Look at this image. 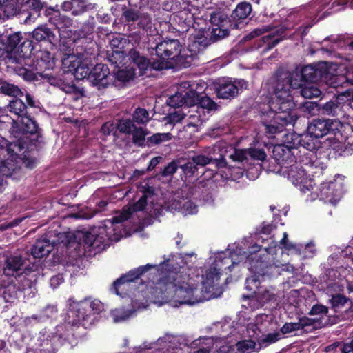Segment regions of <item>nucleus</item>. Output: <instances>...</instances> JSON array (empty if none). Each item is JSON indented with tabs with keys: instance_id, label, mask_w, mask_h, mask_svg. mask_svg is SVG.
Returning a JSON list of instances; mask_svg holds the SVG:
<instances>
[{
	"instance_id": "4be33fe9",
	"label": "nucleus",
	"mask_w": 353,
	"mask_h": 353,
	"mask_svg": "<svg viewBox=\"0 0 353 353\" xmlns=\"http://www.w3.org/2000/svg\"><path fill=\"white\" fill-rule=\"evenodd\" d=\"M242 298L243 300H247L248 301V307L252 310H256L261 308L266 303L275 301L276 300V295L272 290L260 287L256 290V291H254L252 294H243Z\"/></svg>"
},
{
	"instance_id": "79ce46f5",
	"label": "nucleus",
	"mask_w": 353,
	"mask_h": 353,
	"mask_svg": "<svg viewBox=\"0 0 353 353\" xmlns=\"http://www.w3.org/2000/svg\"><path fill=\"white\" fill-rule=\"evenodd\" d=\"M0 94L14 98L23 96V91L18 85L8 81L4 79H3L2 85L0 87Z\"/></svg>"
},
{
	"instance_id": "4c0bfd02",
	"label": "nucleus",
	"mask_w": 353,
	"mask_h": 353,
	"mask_svg": "<svg viewBox=\"0 0 353 353\" xmlns=\"http://www.w3.org/2000/svg\"><path fill=\"white\" fill-rule=\"evenodd\" d=\"M21 172V167L12 159H7L1 163L0 174L6 177L15 179Z\"/></svg>"
},
{
	"instance_id": "f8f14e48",
	"label": "nucleus",
	"mask_w": 353,
	"mask_h": 353,
	"mask_svg": "<svg viewBox=\"0 0 353 353\" xmlns=\"http://www.w3.org/2000/svg\"><path fill=\"white\" fill-rule=\"evenodd\" d=\"M297 150L291 143L289 137H286V142L283 145H276L272 151V159L280 168L278 172L287 170L297 163Z\"/></svg>"
},
{
	"instance_id": "c85d7f7f",
	"label": "nucleus",
	"mask_w": 353,
	"mask_h": 353,
	"mask_svg": "<svg viewBox=\"0 0 353 353\" xmlns=\"http://www.w3.org/2000/svg\"><path fill=\"white\" fill-rule=\"evenodd\" d=\"M35 53H37V57L34 65L39 74L43 73L46 70L54 68L55 66V59L51 52L41 50V51H34Z\"/></svg>"
},
{
	"instance_id": "20e7f679",
	"label": "nucleus",
	"mask_w": 353,
	"mask_h": 353,
	"mask_svg": "<svg viewBox=\"0 0 353 353\" xmlns=\"http://www.w3.org/2000/svg\"><path fill=\"white\" fill-rule=\"evenodd\" d=\"M55 35L47 27H38L32 33L21 32L0 34V64L21 63L34 51H41L42 43H52Z\"/></svg>"
},
{
	"instance_id": "a19ab883",
	"label": "nucleus",
	"mask_w": 353,
	"mask_h": 353,
	"mask_svg": "<svg viewBox=\"0 0 353 353\" xmlns=\"http://www.w3.org/2000/svg\"><path fill=\"white\" fill-rule=\"evenodd\" d=\"M195 105L207 110L208 112L216 110L218 108L217 104L205 93H199L196 90Z\"/></svg>"
},
{
	"instance_id": "c756f323",
	"label": "nucleus",
	"mask_w": 353,
	"mask_h": 353,
	"mask_svg": "<svg viewBox=\"0 0 353 353\" xmlns=\"http://www.w3.org/2000/svg\"><path fill=\"white\" fill-rule=\"evenodd\" d=\"M44 15L48 17V22L59 30L69 27L72 23L69 17L61 14L59 10H55L51 7L46 8Z\"/></svg>"
},
{
	"instance_id": "e433bc0d",
	"label": "nucleus",
	"mask_w": 353,
	"mask_h": 353,
	"mask_svg": "<svg viewBox=\"0 0 353 353\" xmlns=\"http://www.w3.org/2000/svg\"><path fill=\"white\" fill-rule=\"evenodd\" d=\"M213 185V181L210 179L202 180L199 181L192 188L193 194H199V199L203 201H210L212 199V195L210 192Z\"/></svg>"
},
{
	"instance_id": "393cba45",
	"label": "nucleus",
	"mask_w": 353,
	"mask_h": 353,
	"mask_svg": "<svg viewBox=\"0 0 353 353\" xmlns=\"http://www.w3.org/2000/svg\"><path fill=\"white\" fill-rule=\"evenodd\" d=\"M48 8L46 3L41 0H27L20 8V11L26 14V21H34L41 14V11Z\"/></svg>"
},
{
	"instance_id": "052dcab7",
	"label": "nucleus",
	"mask_w": 353,
	"mask_h": 353,
	"mask_svg": "<svg viewBox=\"0 0 353 353\" xmlns=\"http://www.w3.org/2000/svg\"><path fill=\"white\" fill-rule=\"evenodd\" d=\"M122 19L125 22H135L140 18V12L139 10L133 8H127L125 6L122 9Z\"/></svg>"
},
{
	"instance_id": "423d86ee",
	"label": "nucleus",
	"mask_w": 353,
	"mask_h": 353,
	"mask_svg": "<svg viewBox=\"0 0 353 353\" xmlns=\"http://www.w3.org/2000/svg\"><path fill=\"white\" fill-rule=\"evenodd\" d=\"M225 14L221 12H214L211 14V23L217 27L213 28L209 38L201 35L191 41L190 50L193 52H197L200 56L203 54L204 50L210 44L215 43L229 36L231 30H234L232 26L225 25Z\"/></svg>"
},
{
	"instance_id": "39448f33",
	"label": "nucleus",
	"mask_w": 353,
	"mask_h": 353,
	"mask_svg": "<svg viewBox=\"0 0 353 353\" xmlns=\"http://www.w3.org/2000/svg\"><path fill=\"white\" fill-rule=\"evenodd\" d=\"M190 46L191 42L187 50L182 52V45L178 39L156 41L152 44H150L149 41L148 49L150 54H155L159 58L153 61L154 70L160 71L175 68H187L192 65H198L199 53L191 51Z\"/></svg>"
},
{
	"instance_id": "69168bd1",
	"label": "nucleus",
	"mask_w": 353,
	"mask_h": 353,
	"mask_svg": "<svg viewBox=\"0 0 353 353\" xmlns=\"http://www.w3.org/2000/svg\"><path fill=\"white\" fill-rule=\"evenodd\" d=\"M105 238L101 234H94V237L92 241L93 246L92 247V250L95 252H99L101 250H103L105 248L107 245L105 243Z\"/></svg>"
},
{
	"instance_id": "bb28decb",
	"label": "nucleus",
	"mask_w": 353,
	"mask_h": 353,
	"mask_svg": "<svg viewBox=\"0 0 353 353\" xmlns=\"http://www.w3.org/2000/svg\"><path fill=\"white\" fill-rule=\"evenodd\" d=\"M129 59L131 61L133 68L139 70V75L145 74L148 69H153V61H150L148 58L143 55L137 49L132 48L128 52Z\"/></svg>"
},
{
	"instance_id": "774afa93",
	"label": "nucleus",
	"mask_w": 353,
	"mask_h": 353,
	"mask_svg": "<svg viewBox=\"0 0 353 353\" xmlns=\"http://www.w3.org/2000/svg\"><path fill=\"white\" fill-rule=\"evenodd\" d=\"M329 312L328 307L323 305L322 304H315L310 309L308 312L309 315L314 316V315H321V316H327Z\"/></svg>"
},
{
	"instance_id": "864d4df0",
	"label": "nucleus",
	"mask_w": 353,
	"mask_h": 353,
	"mask_svg": "<svg viewBox=\"0 0 353 353\" xmlns=\"http://www.w3.org/2000/svg\"><path fill=\"white\" fill-rule=\"evenodd\" d=\"M135 310H125L123 308H120L112 310L111 314L113 317L114 322L119 323L128 320L135 313Z\"/></svg>"
},
{
	"instance_id": "de8ad7c7",
	"label": "nucleus",
	"mask_w": 353,
	"mask_h": 353,
	"mask_svg": "<svg viewBox=\"0 0 353 353\" xmlns=\"http://www.w3.org/2000/svg\"><path fill=\"white\" fill-rule=\"evenodd\" d=\"M148 132L142 127H136V129L130 134L132 136V142L134 145L139 147L147 145V139L145 138Z\"/></svg>"
},
{
	"instance_id": "7c9ffc66",
	"label": "nucleus",
	"mask_w": 353,
	"mask_h": 353,
	"mask_svg": "<svg viewBox=\"0 0 353 353\" xmlns=\"http://www.w3.org/2000/svg\"><path fill=\"white\" fill-rule=\"evenodd\" d=\"M66 237L68 239L65 243L67 248L73 247V244L77 243L76 248L79 245L83 244L89 251H92L94 234L90 232H79L77 235L72 234Z\"/></svg>"
},
{
	"instance_id": "a211bd4d",
	"label": "nucleus",
	"mask_w": 353,
	"mask_h": 353,
	"mask_svg": "<svg viewBox=\"0 0 353 353\" xmlns=\"http://www.w3.org/2000/svg\"><path fill=\"white\" fill-rule=\"evenodd\" d=\"M317 105V110L321 116L332 117L331 119L341 121L344 118L346 112L345 107V102L343 99L334 97L325 103H321ZM327 119H330L329 118Z\"/></svg>"
},
{
	"instance_id": "72a5a7b5",
	"label": "nucleus",
	"mask_w": 353,
	"mask_h": 353,
	"mask_svg": "<svg viewBox=\"0 0 353 353\" xmlns=\"http://www.w3.org/2000/svg\"><path fill=\"white\" fill-rule=\"evenodd\" d=\"M258 327L256 325H252L251 327H249L248 332L252 330L254 334L252 335V337L254 338L259 344V348L261 349L262 347H266L270 344L274 343L278 341L280 339V334L279 332L274 333H269L268 334H261V336L259 334H256V331L258 330ZM251 336V335H250Z\"/></svg>"
},
{
	"instance_id": "2f4dec72",
	"label": "nucleus",
	"mask_w": 353,
	"mask_h": 353,
	"mask_svg": "<svg viewBox=\"0 0 353 353\" xmlns=\"http://www.w3.org/2000/svg\"><path fill=\"white\" fill-rule=\"evenodd\" d=\"M17 279L12 278H0V291L7 302L12 301L11 299L16 298L19 287L17 286L15 281Z\"/></svg>"
},
{
	"instance_id": "dca6fc26",
	"label": "nucleus",
	"mask_w": 353,
	"mask_h": 353,
	"mask_svg": "<svg viewBox=\"0 0 353 353\" xmlns=\"http://www.w3.org/2000/svg\"><path fill=\"white\" fill-rule=\"evenodd\" d=\"M88 81L93 87L103 92L105 89L113 84L114 76L110 73L106 64L97 63L92 67Z\"/></svg>"
},
{
	"instance_id": "f704fd0d",
	"label": "nucleus",
	"mask_w": 353,
	"mask_h": 353,
	"mask_svg": "<svg viewBox=\"0 0 353 353\" xmlns=\"http://www.w3.org/2000/svg\"><path fill=\"white\" fill-rule=\"evenodd\" d=\"M147 203V195H142L139 199L132 205L131 210L129 209L122 212L119 216H114L112 219L113 223H118L128 220L130 218L132 212L143 210L145 208Z\"/></svg>"
},
{
	"instance_id": "37998d69",
	"label": "nucleus",
	"mask_w": 353,
	"mask_h": 353,
	"mask_svg": "<svg viewBox=\"0 0 353 353\" xmlns=\"http://www.w3.org/2000/svg\"><path fill=\"white\" fill-rule=\"evenodd\" d=\"M87 7L86 0H68L62 4L63 10H72V12L74 15L83 13L87 10Z\"/></svg>"
},
{
	"instance_id": "8fccbe9b",
	"label": "nucleus",
	"mask_w": 353,
	"mask_h": 353,
	"mask_svg": "<svg viewBox=\"0 0 353 353\" xmlns=\"http://www.w3.org/2000/svg\"><path fill=\"white\" fill-rule=\"evenodd\" d=\"M125 58V53L124 51H112L108 50L107 59L112 64L115 65L116 68H119L120 66L124 65V60Z\"/></svg>"
},
{
	"instance_id": "680f3d73",
	"label": "nucleus",
	"mask_w": 353,
	"mask_h": 353,
	"mask_svg": "<svg viewBox=\"0 0 353 353\" xmlns=\"http://www.w3.org/2000/svg\"><path fill=\"white\" fill-rule=\"evenodd\" d=\"M83 301H86L88 305V307L90 310H88V312L90 314L91 318H92V315L99 314L103 310V304L99 300L95 299L91 301L90 298H85Z\"/></svg>"
},
{
	"instance_id": "9d476101",
	"label": "nucleus",
	"mask_w": 353,
	"mask_h": 353,
	"mask_svg": "<svg viewBox=\"0 0 353 353\" xmlns=\"http://www.w3.org/2000/svg\"><path fill=\"white\" fill-rule=\"evenodd\" d=\"M248 81L243 79L223 77L214 83L216 97L222 99H233L248 88Z\"/></svg>"
},
{
	"instance_id": "6ab92c4d",
	"label": "nucleus",
	"mask_w": 353,
	"mask_h": 353,
	"mask_svg": "<svg viewBox=\"0 0 353 353\" xmlns=\"http://www.w3.org/2000/svg\"><path fill=\"white\" fill-rule=\"evenodd\" d=\"M297 162L299 166H306L309 168L307 172H311L313 177L319 178L323 175V171L326 168L324 163L320 162L316 157V152L297 150Z\"/></svg>"
},
{
	"instance_id": "2eb2a0df",
	"label": "nucleus",
	"mask_w": 353,
	"mask_h": 353,
	"mask_svg": "<svg viewBox=\"0 0 353 353\" xmlns=\"http://www.w3.org/2000/svg\"><path fill=\"white\" fill-rule=\"evenodd\" d=\"M92 64L87 59H78L74 56H69L62 60V67L65 72L72 73L76 79L83 80L87 78L89 80Z\"/></svg>"
},
{
	"instance_id": "3c124183",
	"label": "nucleus",
	"mask_w": 353,
	"mask_h": 353,
	"mask_svg": "<svg viewBox=\"0 0 353 353\" xmlns=\"http://www.w3.org/2000/svg\"><path fill=\"white\" fill-rule=\"evenodd\" d=\"M182 208H184L185 212L188 214H194L196 212V205L190 201H185L182 205L180 201L174 200L172 203L168 205V209L171 210H180Z\"/></svg>"
},
{
	"instance_id": "ddd939ff",
	"label": "nucleus",
	"mask_w": 353,
	"mask_h": 353,
	"mask_svg": "<svg viewBox=\"0 0 353 353\" xmlns=\"http://www.w3.org/2000/svg\"><path fill=\"white\" fill-rule=\"evenodd\" d=\"M342 125V122L337 119L317 117L312 119L308 123L307 132L313 137L319 139L328 134L335 135L339 132Z\"/></svg>"
},
{
	"instance_id": "9b49d317",
	"label": "nucleus",
	"mask_w": 353,
	"mask_h": 353,
	"mask_svg": "<svg viewBox=\"0 0 353 353\" xmlns=\"http://www.w3.org/2000/svg\"><path fill=\"white\" fill-rule=\"evenodd\" d=\"M26 263V259L21 255H11L7 257L4 262L1 276L15 279L25 278L37 269L34 264Z\"/></svg>"
},
{
	"instance_id": "473e14b6",
	"label": "nucleus",
	"mask_w": 353,
	"mask_h": 353,
	"mask_svg": "<svg viewBox=\"0 0 353 353\" xmlns=\"http://www.w3.org/2000/svg\"><path fill=\"white\" fill-rule=\"evenodd\" d=\"M234 262L229 257H224L221 259L220 257H216L214 261V266L211 268L209 273L208 274V276L212 279H219L220 276L222 272L225 270H232V266L233 265Z\"/></svg>"
},
{
	"instance_id": "5701e85b",
	"label": "nucleus",
	"mask_w": 353,
	"mask_h": 353,
	"mask_svg": "<svg viewBox=\"0 0 353 353\" xmlns=\"http://www.w3.org/2000/svg\"><path fill=\"white\" fill-rule=\"evenodd\" d=\"M287 136L289 137L291 143L297 150L316 152L320 148V142L318 139L307 132L302 134L292 132Z\"/></svg>"
},
{
	"instance_id": "0e129e2a",
	"label": "nucleus",
	"mask_w": 353,
	"mask_h": 353,
	"mask_svg": "<svg viewBox=\"0 0 353 353\" xmlns=\"http://www.w3.org/2000/svg\"><path fill=\"white\" fill-rule=\"evenodd\" d=\"M191 160L194 164L198 166L204 167L206 165L211 164L212 163V157L204 154H195L192 157Z\"/></svg>"
},
{
	"instance_id": "f03ea898",
	"label": "nucleus",
	"mask_w": 353,
	"mask_h": 353,
	"mask_svg": "<svg viewBox=\"0 0 353 353\" xmlns=\"http://www.w3.org/2000/svg\"><path fill=\"white\" fill-rule=\"evenodd\" d=\"M6 108L17 117V119L10 117L8 119L11 121L10 132L16 140L7 144L6 150L10 156L21 159L26 168L32 169L37 163L36 154L46 144L42 130L35 118L28 112L26 104L19 97L10 100Z\"/></svg>"
},
{
	"instance_id": "bf43d9fd",
	"label": "nucleus",
	"mask_w": 353,
	"mask_h": 353,
	"mask_svg": "<svg viewBox=\"0 0 353 353\" xmlns=\"http://www.w3.org/2000/svg\"><path fill=\"white\" fill-rule=\"evenodd\" d=\"M127 43V39L121 34L113 35L110 40V46L112 51H123Z\"/></svg>"
},
{
	"instance_id": "58836bf2",
	"label": "nucleus",
	"mask_w": 353,
	"mask_h": 353,
	"mask_svg": "<svg viewBox=\"0 0 353 353\" xmlns=\"http://www.w3.org/2000/svg\"><path fill=\"white\" fill-rule=\"evenodd\" d=\"M349 301H350V299L341 293L332 294L331 299L329 300L330 308L335 313H343L344 307Z\"/></svg>"
},
{
	"instance_id": "cd10ccee",
	"label": "nucleus",
	"mask_w": 353,
	"mask_h": 353,
	"mask_svg": "<svg viewBox=\"0 0 353 353\" xmlns=\"http://www.w3.org/2000/svg\"><path fill=\"white\" fill-rule=\"evenodd\" d=\"M54 248V243L51 242L46 235L35 241L31 247L30 253L34 259H41L48 256Z\"/></svg>"
},
{
	"instance_id": "1a4fd4ad",
	"label": "nucleus",
	"mask_w": 353,
	"mask_h": 353,
	"mask_svg": "<svg viewBox=\"0 0 353 353\" xmlns=\"http://www.w3.org/2000/svg\"><path fill=\"white\" fill-rule=\"evenodd\" d=\"M75 326L72 324L65 325V330L59 334H55L43 341L41 346L48 353L56 352L61 346L72 348L78 343V336L76 334Z\"/></svg>"
},
{
	"instance_id": "4468645a",
	"label": "nucleus",
	"mask_w": 353,
	"mask_h": 353,
	"mask_svg": "<svg viewBox=\"0 0 353 353\" xmlns=\"http://www.w3.org/2000/svg\"><path fill=\"white\" fill-rule=\"evenodd\" d=\"M195 100L196 90L194 85H190L188 82H183L175 94L168 99L166 103L170 107L176 109L183 106H194Z\"/></svg>"
},
{
	"instance_id": "e2e57ef3",
	"label": "nucleus",
	"mask_w": 353,
	"mask_h": 353,
	"mask_svg": "<svg viewBox=\"0 0 353 353\" xmlns=\"http://www.w3.org/2000/svg\"><path fill=\"white\" fill-rule=\"evenodd\" d=\"M249 159L254 161H260L263 163L266 160L267 154L263 148H248Z\"/></svg>"
},
{
	"instance_id": "c9c22d12",
	"label": "nucleus",
	"mask_w": 353,
	"mask_h": 353,
	"mask_svg": "<svg viewBox=\"0 0 353 353\" xmlns=\"http://www.w3.org/2000/svg\"><path fill=\"white\" fill-rule=\"evenodd\" d=\"M320 187L319 188L318 196L324 200L331 201L336 196H338L336 189L337 183L334 181H330V182H324L323 180H319Z\"/></svg>"
},
{
	"instance_id": "4d7b16f0",
	"label": "nucleus",
	"mask_w": 353,
	"mask_h": 353,
	"mask_svg": "<svg viewBox=\"0 0 353 353\" xmlns=\"http://www.w3.org/2000/svg\"><path fill=\"white\" fill-rule=\"evenodd\" d=\"M180 168L183 172L185 180L194 176L196 174L198 175V168L190 158L185 163L181 165Z\"/></svg>"
},
{
	"instance_id": "338daca9",
	"label": "nucleus",
	"mask_w": 353,
	"mask_h": 353,
	"mask_svg": "<svg viewBox=\"0 0 353 353\" xmlns=\"http://www.w3.org/2000/svg\"><path fill=\"white\" fill-rule=\"evenodd\" d=\"M19 74L23 77V79L27 81L33 82L38 80L37 72L35 73L32 70L21 68L19 70Z\"/></svg>"
},
{
	"instance_id": "aec40b11",
	"label": "nucleus",
	"mask_w": 353,
	"mask_h": 353,
	"mask_svg": "<svg viewBox=\"0 0 353 353\" xmlns=\"http://www.w3.org/2000/svg\"><path fill=\"white\" fill-rule=\"evenodd\" d=\"M283 172L287 174L288 178L294 184L305 188L307 190H313L314 186L316 185L314 181L316 177L312 176L308 179L307 170L303 166H299L298 162L288 169L283 170Z\"/></svg>"
},
{
	"instance_id": "13d9d810",
	"label": "nucleus",
	"mask_w": 353,
	"mask_h": 353,
	"mask_svg": "<svg viewBox=\"0 0 353 353\" xmlns=\"http://www.w3.org/2000/svg\"><path fill=\"white\" fill-rule=\"evenodd\" d=\"M199 342L197 340L192 341L190 345L192 348L196 347L198 344L205 343L206 347H199L196 351H194V353H210L211 347L213 345V339L212 338H202L199 339Z\"/></svg>"
},
{
	"instance_id": "f3484780",
	"label": "nucleus",
	"mask_w": 353,
	"mask_h": 353,
	"mask_svg": "<svg viewBox=\"0 0 353 353\" xmlns=\"http://www.w3.org/2000/svg\"><path fill=\"white\" fill-rule=\"evenodd\" d=\"M88 306L86 301L83 300L71 303L68 312V324H72V325H81L83 327L91 324L93 318H91L88 312L90 310Z\"/></svg>"
},
{
	"instance_id": "0eeeda50",
	"label": "nucleus",
	"mask_w": 353,
	"mask_h": 353,
	"mask_svg": "<svg viewBox=\"0 0 353 353\" xmlns=\"http://www.w3.org/2000/svg\"><path fill=\"white\" fill-rule=\"evenodd\" d=\"M305 67H311L318 75L321 74L320 77H318L317 79H314V81H307L303 83L300 88L297 89H300L301 95L305 99H312L316 98L319 97L322 92L321 90L317 88L314 84H316L319 82H326L330 75V68L327 65V62H319L316 64H309V65H296L293 69L290 70H296L297 68H303Z\"/></svg>"
},
{
	"instance_id": "a18cd8bd",
	"label": "nucleus",
	"mask_w": 353,
	"mask_h": 353,
	"mask_svg": "<svg viewBox=\"0 0 353 353\" xmlns=\"http://www.w3.org/2000/svg\"><path fill=\"white\" fill-rule=\"evenodd\" d=\"M94 23L91 21L85 22L81 26V29H79L77 32V41H91L92 40V34L94 31Z\"/></svg>"
},
{
	"instance_id": "09e8293b",
	"label": "nucleus",
	"mask_w": 353,
	"mask_h": 353,
	"mask_svg": "<svg viewBox=\"0 0 353 353\" xmlns=\"http://www.w3.org/2000/svg\"><path fill=\"white\" fill-rule=\"evenodd\" d=\"M172 135L170 132L155 133L147 138V146L152 147L163 142L170 141Z\"/></svg>"
},
{
	"instance_id": "6e6d98bb",
	"label": "nucleus",
	"mask_w": 353,
	"mask_h": 353,
	"mask_svg": "<svg viewBox=\"0 0 353 353\" xmlns=\"http://www.w3.org/2000/svg\"><path fill=\"white\" fill-rule=\"evenodd\" d=\"M281 37L274 33H269L262 37V41L265 43L263 52H268L275 47L281 41Z\"/></svg>"
},
{
	"instance_id": "603ef678",
	"label": "nucleus",
	"mask_w": 353,
	"mask_h": 353,
	"mask_svg": "<svg viewBox=\"0 0 353 353\" xmlns=\"http://www.w3.org/2000/svg\"><path fill=\"white\" fill-rule=\"evenodd\" d=\"M256 346V340L245 339L238 341L236 344V349L240 353H250L255 350Z\"/></svg>"
},
{
	"instance_id": "7ed1b4c3",
	"label": "nucleus",
	"mask_w": 353,
	"mask_h": 353,
	"mask_svg": "<svg viewBox=\"0 0 353 353\" xmlns=\"http://www.w3.org/2000/svg\"><path fill=\"white\" fill-rule=\"evenodd\" d=\"M320 75L319 74V77ZM317 78L318 74L311 67L297 68L296 70H290L284 65L277 68L272 77V89L274 97L270 103L271 111L282 117H292L294 124L299 117L291 90H297L305 81H314Z\"/></svg>"
},
{
	"instance_id": "a878e982",
	"label": "nucleus",
	"mask_w": 353,
	"mask_h": 353,
	"mask_svg": "<svg viewBox=\"0 0 353 353\" xmlns=\"http://www.w3.org/2000/svg\"><path fill=\"white\" fill-rule=\"evenodd\" d=\"M190 341L184 336L173 337L162 349H158L153 353H185L188 352ZM137 353H144L140 351Z\"/></svg>"
},
{
	"instance_id": "49530a36",
	"label": "nucleus",
	"mask_w": 353,
	"mask_h": 353,
	"mask_svg": "<svg viewBox=\"0 0 353 353\" xmlns=\"http://www.w3.org/2000/svg\"><path fill=\"white\" fill-rule=\"evenodd\" d=\"M118 68L117 72H114L112 76H114V81L117 80L122 83L128 82L130 79H132L136 75V69L131 67L130 69H127V68L124 69Z\"/></svg>"
},
{
	"instance_id": "b1692460",
	"label": "nucleus",
	"mask_w": 353,
	"mask_h": 353,
	"mask_svg": "<svg viewBox=\"0 0 353 353\" xmlns=\"http://www.w3.org/2000/svg\"><path fill=\"white\" fill-rule=\"evenodd\" d=\"M268 117L270 119H264L262 121L265 126V132L270 135H274L283 132L285 127L291 125H294L292 117H282L280 114L270 111L268 114Z\"/></svg>"
},
{
	"instance_id": "f257e3e1",
	"label": "nucleus",
	"mask_w": 353,
	"mask_h": 353,
	"mask_svg": "<svg viewBox=\"0 0 353 353\" xmlns=\"http://www.w3.org/2000/svg\"><path fill=\"white\" fill-rule=\"evenodd\" d=\"M156 265L148 263L132 269L116 279L111 287V290L117 295L121 296L119 288L128 283L137 282L145 285L147 288L159 289L161 294L166 298L174 299L179 304L194 305L204 302L210 298L201 295V291L191 286L188 283L189 276L181 272L180 268H171L170 264L164 263L163 270L159 277L152 274L151 270Z\"/></svg>"
},
{
	"instance_id": "5fc2aeb1",
	"label": "nucleus",
	"mask_w": 353,
	"mask_h": 353,
	"mask_svg": "<svg viewBox=\"0 0 353 353\" xmlns=\"http://www.w3.org/2000/svg\"><path fill=\"white\" fill-rule=\"evenodd\" d=\"M132 117V121L137 124H145L150 120L148 112L142 108H136Z\"/></svg>"
},
{
	"instance_id": "412c9836",
	"label": "nucleus",
	"mask_w": 353,
	"mask_h": 353,
	"mask_svg": "<svg viewBox=\"0 0 353 353\" xmlns=\"http://www.w3.org/2000/svg\"><path fill=\"white\" fill-rule=\"evenodd\" d=\"M252 6L248 2H241L237 4L231 15H225V25L232 26L233 29L239 30L246 24V20L252 12Z\"/></svg>"
},
{
	"instance_id": "6e6552de",
	"label": "nucleus",
	"mask_w": 353,
	"mask_h": 353,
	"mask_svg": "<svg viewBox=\"0 0 353 353\" xmlns=\"http://www.w3.org/2000/svg\"><path fill=\"white\" fill-rule=\"evenodd\" d=\"M265 258H268V255L266 254ZM249 270L252 272L254 276L247 278L245 283L246 290L249 291H256L254 288L257 290L259 283V277L272 276L274 274H279V268L278 266L272 263H268L266 259L261 257L260 259L251 260L249 263Z\"/></svg>"
},
{
	"instance_id": "c03bdc74",
	"label": "nucleus",
	"mask_w": 353,
	"mask_h": 353,
	"mask_svg": "<svg viewBox=\"0 0 353 353\" xmlns=\"http://www.w3.org/2000/svg\"><path fill=\"white\" fill-rule=\"evenodd\" d=\"M134 122L130 118L122 117L116 123V130L121 134L130 135L136 129Z\"/></svg>"
},
{
	"instance_id": "ea45409f",
	"label": "nucleus",
	"mask_w": 353,
	"mask_h": 353,
	"mask_svg": "<svg viewBox=\"0 0 353 353\" xmlns=\"http://www.w3.org/2000/svg\"><path fill=\"white\" fill-rule=\"evenodd\" d=\"M299 322L301 330H303L306 332H311L313 330H317L323 326V323L321 318H309L303 316L299 319Z\"/></svg>"
}]
</instances>
